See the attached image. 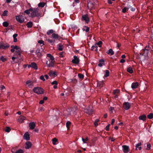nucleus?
<instances>
[{
    "label": "nucleus",
    "mask_w": 153,
    "mask_h": 153,
    "mask_svg": "<svg viewBox=\"0 0 153 153\" xmlns=\"http://www.w3.org/2000/svg\"><path fill=\"white\" fill-rule=\"evenodd\" d=\"M39 9L38 8H35L33 9V12L31 13V15L32 17H38L40 16V13H39Z\"/></svg>",
    "instance_id": "1"
},
{
    "label": "nucleus",
    "mask_w": 153,
    "mask_h": 153,
    "mask_svg": "<svg viewBox=\"0 0 153 153\" xmlns=\"http://www.w3.org/2000/svg\"><path fill=\"white\" fill-rule=\"evenodd\" d=\"M33 92L38 94H43L44 93V90L41 88L36 87L34 88L33 89Z\"/></svg>",
    "instance_id": "2"
},
{
    "label": "nucleus",
    "mask_w": 153,
    "mask_h": 153,
    "mask_svg": "<svg viewBox=\"0 0 153 153\" xmlns=\"http://www.w3.org/2000/svg\"><path fill=\"white\" fill-rule=\"evenodd\" d=\"M81 20L82 21H85L86 23H88L89 21V18L88 15L86 14L82 15Z\"/></svg>",
    "instance_id": "3"
},
{
    "label": "nucleus",
    "mask_w": 153,
    "mask_h": 153,
    "mask_svg": "<svg viewBox=\"0 0 153 153\" xmlns=\"http://www.w3.org/2000/svg\"><path fill=\"white\" fill-rule=\"evenodd\" d=\"M131 104L128 102H125L123 104V107L126 110H128L131 107Z\"/></svg>",
    "instance_id": "4"
},
{
    "label": "nucleus",
    "mask_w": 153,
    "mask_h": 153,
    "mask_svg": "<svg viewBox=\"0 0 153 153\" xmlns=\"http://www.w3.org/2000/svg\"><path fill=\"white\" fill-rule=\"evenodd\" d=\"M9 47L10 45L7 44L4 45L3 43H0V48L5 50L9 48Z\"/></svg>",
    "instance_id": "5"
},
{
    "label": "nucleus",
    "mask_w": 153,
    "mask_h": 153,
    "mask_svg": "<svg viewBox=\"0 0 153 153\" xmlns=\"http://www.w3.org/2000/svg\"><path fill=\"white\" fill-rule=\"evenodd\" d=\"M30 67H31L35 70H37L38 68L36 64L34 62H32L30 64L28 65V68H30Z\"/></svg>",
    "instance_id": "6"
},
{
    "label": "nucleus",
    "mask_w": 153,
    "mask_h": 153,
    "mask_svg": "<svg viewBox=\"0 0 153 153\" xmlns=\"http://www.w3.org/2000/svg\"><path fill=\"white\" fill-rule=\"evenodd\" d=\"M16 20L20 23H22L24 21L23 16H17L16 17Z\"/></svg>",
    "instance_id": "7"
},
{
    "label": "nucleus",
    "mask_w": 153,
    "mask_h": 153,
    "mask_svg": "<svg viewBox=\"0 0 153 153\" xmlns=\"http://www.w3.org/2000/svg\"><path fill=\"white\" fill-rule=\"evenodd\" d=\"M123 150L124 153H127L129 151V146L126 145H123L122 146Z\"/></svg>",
    "instance_id": "8"
},
{
    "label": "nucleus",
    "mask_w": 153,
    "mask_h": 153,
    "mask_svg": "<svg viewBox=\"0 0 153 153\" xmlns=\"http://www.w3.org/2000/svg\"><path fill=\"white\" fill-rule=\"evenodd\" d=\"M47 66L49 67H53L54 65V61H47L46 63Z\"/></svg>",
    "instance_id": "9"
},
{
    "label": "nucleus",
    "mask_w": 153,
    "mask_h": 153,
    "mask_svg": "<svg viewBox=\"0 0 153 153\" xmlns=\"http://www.w3.org/2000/svg\"><path fill=\"white\" fill-rule=\"evenodd\" d=\"M74 59L72 60V62L74 64H78L79 62V59L77 58V57L76 56H74Z\"/></svg>",
    "instance_id": "10"
},
{
    "label": "nucleus",
    "mask_w": 153,
    "mask_h": 153,
    "mask_svg": "<svg viewBox=\"0 0 153 153\" xmlns=\"http://www.w3.org/2000/svg\"><path fill=\"white\" fill-rule=\"evenodd\" d=\"M52 36L53 38L55 39H60L62 38L61 36H59L57 34L55 33H53Z\"/></svg>",
    "instance_id": "11"
},
{
    "label": "nucleus",
    "mask_w": 153,
    "mask_h": 153,
    "mask_svg": "<svg viewBox=\"0 0 153 153\" xmlns=\"http://www.w3.org/2000/svg\"><path fill=\"white\" fill-rule=\"evenodd\" d=\"M23 138L24 139H25L27 141L30 140V135L27 132H26L24 134L23 136Z\"/></svg>",
    "instance_id": "12"
},
{
    "label": "nucleus",
    "mask_w": 153,
    "mask_h": 153,
    "mask_svg": "<svg viewBox=\"0 0 153 153\" xmlns=\"http://www.w3.org/2000/svg\"><path fill=\"white\" fill-rule=\"evenodd\" d=\"M29 125L30 129L32 130L34 129L36 126L35 123L33 122L30 123Z\"/></svg>",
    "instance_id": "13"
},
{
    "label": "nucleus",
    "mask_w": 153,
    "mask_h": 153,
    "mask_svg": "<svg viewBox=\"0 0 153 153\" xmlns=\"http://www.w3.org/2000/svg\"><path fill=\"white\" fill-rule=\"evenodd\" d=\"M93 112V110L91 109H90L89 108L86 109L85 111L86 113L90 115L92 114Z\"/></svg>",
    "instance_id": "14"
},
{
    "label": "nucleus",
    "mask_w": 153,
    "mask_h": 153,
    "mask_svg": "<svg viewBox=\"0 0 153 153\" xmlns=\"http://www.w3.org/2000/svg\"><path fill=\"white\" fill-rule=\"evenodd\" d=\"M42 52H41L39 50H36V51H35V53L37 55V56L39 57H40L42 56Z\"/></svg>",
    "instance_id": "15"
},
{
    "label": "nucleus",
    "mask_w": 153,
    "mask_h": 153,
    "mask_svg": "<svg viewBox=\"0 0 153 153\" xmlns=\"http://www.w3.org/2000/svg\"><path fill=\"white\" fill-rule=\"evenodd\" d=\"M25 144L26 145V146L25 147V148L26 149H29L32 146L31 143L29 141L26 142L25 143Z\"/></svg>",
    "instance_id": "16"
},
{
    "label": "nucleus",
    "mask_w": 153,
    "mask_h": 153,
    "mask_svg": "<svg viewBox=\"0 0 153 153\" xmlns=\"http://www.w3.org/2000/svg\"><path fill=\"white\" fill-rule=\"evenodd\" d=\"M26 119L25 117L21 115L18 119L19 122L20 123H22L23 122L24 120Z\"/></svg>",
    "instance_id": "17"
},
{
    "label": "nucleus",
    "mask_w": 153,
    "mask_h": 153,
    "mask_svg": "<svg viewBox=\"0 0 153 153\" xmlns=\"http://www.w3.org/2000/svg\"><path fill=\"white\" fill-rule=\"evenodd\" d=\"M139 84L138 82L133 83L131 84V87L132 89H135L137 88Z\"/></svg>",
    "instance_id": "18"
},
{
    "label": "nucleus",
    "mask_w": 153,
    "mask_h": 153,
    "mask_svg": "<svg viewBox=\"0 0 153 153\" xmlns=\"http://www.w3.org/2000/svg\"><path fill=\"white\" fill-rule=\"evenodd\" d=\"M138 119L140 120H141L144 121L146 120V117L145 115L143 114L139 116L138 117Z\"/></svg>",
    "instance_id": "19"
},
{
    "label": "nucleus",
    "mask_w": 153,
    "mask_h": 153,
    "mask_svg": "<svg viewBox=\"0 0 153 153\" xmlns=\"http://www.w3.org/2000/svg\"><path fill=\"white\" fill-rule=\"evenodd\" d=\"M33 82L30 80L27 81L26 82V84L28 85L30 88H31L33 86Z\"/></svg>",
    "instance_id": "20"
},
{
    "label": "nucleus",
    "mask_w": 153,
    "mask_h": 153,
    "mask_svg": "<svg viewBox=\"0 0 153 153\" xmlns=\"http://www.w3.org/2000/svg\"><path fill=\"white\" fill-rule=\"evenodd\" d=\"M22 51V50L20 48H19V49H18L17 51H16L15 52L16 54L18 56H19L20 57H21V52Z\"/></svg>",
    "instance_id": "21"
},
{
    "label": "nucleus",
    "mask_w": 153,
    "mask_h": 153,
    "mask_svg": "<svg viewBox=\"0 0 153 153\" xmlns=\"http://www.w3.org/2000/svg\"><path fill=\"white\" fill-rule=\"evenodd\" d=\"M99 63L98 66L100 67H102L103 65L104 64L105 61L103 59H101L99 60Z\"/></svg>",
    "instance_id": "22"
},
{
    "label": "nucleus",
    "mask_w": 153,
    "mask_h": 153,
    "mask_svg": "<svg viewBox=\"0 0 153 153\" xmlns=\"http://www.w3.org/2000/svg\"><path fill=\"white\" fill-rule=\"evenodd\" d=\"M107 53L110 55H112L114 54V52L112 49H110L107 52Z\"/></svg>",
    "instance_id": "23"
},
{
    "label": "nucleus",
    "mask_w": 153,
    "mask_h": 153,
    "mask_svg": "<svg viewBox=\"0 0 153 153\" xmlns=\"http://www.w3.org/2000/svg\"><path fill=\"white\" fill-rule=\"evenodd\" d=\"M47 56L48 57L50 58V59L51 61H53L54 58L53 56L51 54L48 53L47 54Z\"/></svg>",
    "instance_id": "24"
},
{
    "label": "nucleus",
    "mask_w": 153,
    "mask_h": 153,
    "mask_svg": "<svg viewBox=\"0 0 153 153\" xmlns=\"http://www.w3.org/2000/svg\"><path fill=\"white\" fill-rule=\"evenodd\" d=\"M45 4V3L43 2H40L38 4V6L39 7H44Z\"/></svg>",
    "instance_id": "25"
},
{
    "label": "nucleus",
    "mask_w": 153,
    "mask_h": 153,
    "mask_svg": "<svg viewBox=\"0 0 153 153\" xmlns=\"http://www.w3.org/2000/svg\"><path fill=\"white\" fill-rule=\"evenodd\" d=\"M127 71L130 74H132L133 73V70L132 68L131 67H129L128 68Z\"/></svg>",
    "instance_id": "26"
},
{
    "label": "nucleus",
    "mask_w": 153,
    "mask_h": 153,
    "mask_svg": "<svg viewBox=\"0 0 153 153\" xmlns=\"http://www.w3.org/2000/svg\"><path fill=\"white\" fill-rule=\"evenodd\" d=\"M49 75L50 76H55L57 75L55 72H53L52 71H50L49 73Z\"/></svg>",
    "instance_id": "27"
},
{
    "label": "nucleus",
    "mask_w": 153,
    "mask_h": 153,
    "mask_svg": "<svg viewBox=\"0 0 153 153\" xmlns=\"http://www.w3.org/2000/svg\"><path fill=\"white\" fill-rule=\"evenodd\" d=\"M33 26V23L31 22H28L27 24V26L28 28H31Z\"/></svg>",
    "instance_id": "28"
},
{
    "label": "nucleus",
    "mask_w": 153,
    "mask_h": 153,
    "mask_svg": "<svg viewBox=\"0 0 153 153\" xmlns=\"http://www.w3.org/2000/svg\"><path fill=\"white\" fill-rule=\"evenodd\" d=\"M59 48H58V50L60 51H62L63 50V48H64V47L63 45H62L61 44H58Z\"/></svg>",
    "instance_id": "29"
},
{
    "label": "nucleus",
    "mask_w": 153,
    "mask_h": 153,
    "mask_svg": "<svg viewBox=\"0 0 153 153\" xmlns=\"http://www.w3.org/2000/svg\"><path fill=\"white\" fill-rule=\"evenodd\" d=\"M55 31H54L53 30L51 29L49 30L47 33V34L49 35L53 33V32H54Z\"/></svg>",
    "instance_id": "30"
},
{
    "label": "nucleus",
    "mask_w": 153,
    "mask_h": 153,
    "mask_svg": "<svg viewBox=\"0 0 153 153\" xmlns=\"http://www.w3.org/2000/svg\"><path fill=\"white\" fill-rule=\"evenodd\" d=\"M103 83L101 82H97V86L100 87H101L103 86Z\"/></svg>",
    "instance_id": "31"
},
{
    "label": "nucleus",
    "mask_w": 153,
    "mask_h": 153,
    "mask_svg": "<svg viewBox=\"0 0 153 153\" xmlns=\"http://www.w3.org/2000/svg\"><path fill=\"white\" fill-rule=\"evenodd\" d=\"M105 74L104 75V77H107L109 75V72L108 70H106L105 71Z\"/></svg>",
    "instance_id": "32"
},
{
    "label": "nucleus",
    "mask_w": 153,
    "mask_h": 153,
    "mask_svg": "<svg viewBox=\"0 0 153 153\" xmlns=\"http://www.w3.org/2000/svg\"><path fill=\"white\" fill-rule=\"evenodd\" d=\"M148 48L150 50L151 48V47L150 46V45H149L148 46H146L145 48V49L143 50L144 51H146L147 53H148V51L149 50V49H146V48Z\"/></svg>",
    "instance_id": "33"
},
{
    "label": "nucleus",
    "mask_w": 153,
    "mask_h": 153,
    "mask_svg": "<svg viewBox=\"0 0 153 153\" xmlns=\"http://www.w3.org/2000/svg\"><path fill=\"white\" fill-rule=\"evenodd\" d=\"M78 76L81 80L84 77V75L81 74H78Z\"/></svg>",
    "instance_id": "34"
},
{
    "label": "nucleus",
    "mask_w": 153,
    "mask_h": 153,
    "mask_svg": "<svg viewBox=\"0 0 153 153\" xmlns=\"http://www.w3.org/2000/svg\"><path fill=\"white\" fill-rule=\"evenodd\" d=\"M52 141L53 144L56 145V143L57 142V139L54 138L52 139Z\"/></svg>",
    "instance_id": "35"
},
{
    "label": "nucleus",
    "mask_w": 153,
    "mask_h": 153,
    "mask_svg": "<svg viewBox=\"0 0 153 153\" xmlns=\"http://www.w3.org/2000/svg\"><path fill=\"white\" fill-rule=\"evenodd\" d=\"M3 25L5 27H7L8 25V23L7 22H4L3 23Z\"/></svg>",
    "instance_id": "36"
},
{
    "label": "nucleus",
    "mask_w": 153,
    "mask_h": 153,
    "mask_svg": "<svg viewBox=\"0 0 153 153\" xmlns=\"http://www.w3.org/2000/svg\"><path fill=\"white\" fill-rule=\"evenodd\" d=\"M148 118L149 119H152L153 118V113H150L147 116Z\"/></svg>",
    "instance_id": "37"
},
{
    "label": "nucleus",
    "mask_w": 153,
    "mask_h": 153,
    "mask_svg": "<svg viewBox=\"0 0 153 153\" xmlns=\"http://www.w3.org/2000/svg\"><path fill=\"white\" fill-rule=\"evenodd\" d=\"M128 10V8L126 7H125L123 9L122 12L123 13H125L127 12Z\"/></svg>",
    "instance_id": "38"
},
{
    "label": "nucleus",
    "mask_w": 153,
    "mask_h": 153,
    "mask_svg": "<svg viewBox=\"0 0 153 153\" xmlns=\"http://www.w3.org/2000/svg\"><path fill=\"white\" fill-rule=\"evenodd\" d=\"M71 124V123L70 121H67L66 123V126L68 129Z\"/></svg>",
    "instance_id": "39"
},
{
    "label": "nucleus",
    "mask_w": 153,
    "mask_h": 153,
    "mask_svg": "<svg viewBox=\"0 0 153 153\" xmlns=\"http://www.w3.org/2000/svg\"><path fill=\"white\" fill-rule=\"evenodd\" d=\"M4 130L6 132H9L11 130V129L10 127H7L6 128L4 129Z\"/></svg>",
    "instance_id": "40"
},
{
    "label": "nucleus",
    "mask_w": 153,
    "mask_h": 153,
    "mask_svg": "<svg viewBox=\"0 0 153 153\" xmlns=\"http://www.w3.org/2000/svg\"><path fill=\"white\" fill-rule=\"evenodd\" d=\"M120 92V90L118 89L114 90L113 91V94L114 95H116L118 93Z\"/></svg>",
    "instance_id": "41"
},
{
    "label": "nucleus",
    "mask_w": 153,
    "mask_h": 153,
    "mask_svg": "<svg viewBox=\"0 0 153 153\" xmlns=\"http://www.w3.org/2000/svg\"><path fill=\"white\" fill-rule=\"evenodd\" d=\"M70 82H72L74 83H76L77 82V80L76 79L74 78L71 79Z\"/></svg>",
    "instance_id": "42"
},
{
    "label": "nucleus",
    "mask_w": 153,
    "mask_h": 153,
    "mask_svg": "<svg viewBox=\"0 0 153 153\" xmlns=\"http://www.w3.org/2000/svg\"><path fill=\"white\" fill-rule=\"evenodd\" d=\"M8 12V11L6 10H4L3 13V14L1 16H7Z\"/></svg>",
    "instance_id": "43"
},
{
    "label": "nucleus",
    "mask_w": 153,
    "mask_h": 153,
    "mask_svg": "<svg viewBox=\"0 0 153 153\" xmlns=\"http://www.w3.org/2000/svg\"><path fill=\"white\" fill-rule=\"evenodd\" d=\"M11 47L12 48H14L15 49L17 50V51L18 49H19V47L17 45H15L14 46L13 45H11Z\"/></svg>",
    "instance_id": "44"
},
{
    "label": "nucleus",
    "mask_w": 153,
    "mask_h": 153,
    "mask_svg": "<svg viewBox=\"0 0 153 153\" xmlns=\"http://www.w3.org/2000/svg\"><path fill=\"white\" fill-rule=\"evenodd\" d=\"M99 120L98 119H97L95 120V122H94V124L96 126H97L98 125L97 123L99 122Z\"/></svg>",
    "instance_id": "45"
},
{
    "label": "nucleus",
    "mask_w": 153,
    "mask_h": 153,
    "mask_svg": "<svg viewBox=\"0 0 153 153\" xmlns=\"http://www.w3.org/2000/svg\"><path fill=\"white\" fill-rule=\"evenodd\" d=\"M97 45H98L99 47H101V45L102 44V42L101 41H99L98 42L96 43Z\"/></svg>",
    "instance_id": "46"
},
{
    "label": "nucleus",
    "mask_w": 153,
    "mask_h": 153,
    "mask_svg": "<svg viewBox=\"0 0 153 153\" xmlns=\"http://www.w3.org/2000/svg\"><path fill=\"white\" fill-rule=\"evenodd\" d=\"M48 42L51 43L52 45L54 43L55 41L54 40H53L49 39L48 40Z\"/></svg>",
    "instance_id": "47"
},
{
    "label": "nucleus",
    "mask_w": 153,
    "mask_h": 153,
    "mask_svg": "<svg viewBox=\"0 0 153 153\" xmlns=\"http://www.w3.org/2000/svg\"><path fill=\"white\" fill-rule=\"evenodd\" d=\"M82 140L84 143H86V141L88 140V137H87L85 139L82 138Z\"/></svg>",
    "instance_id": "48"
},
{
    "label": "nucleus",
    "mask_w": 153,
    "mask_h": 153,
    "mask_svg": "<svg viewBox=\"0 0 153 153\" xmlns=\"http://www.w3.org/2000/svg\"><path fill=\"white\" fill-rule=\"evenodd\" d=\"M0 60H1L3 62H4L5 61H6L7 59L6 58H4V57L2 56L1 57Z\"/></svg>",
    "instance_id": "49"
},
{
    "label": "nucleus",
    "mask_w": 153,
    "mask_h": 153,
    "mask_svg": "<svg viewBox=\"0 0 153 153\" xmlns=\"http://www.w3.org/2000/svg\"><path fill=\"white\" fill-rule=\"evenodd\" d=\"M141 145V143H140L137 144L136 146V149L137 150V148H138Z\"/></svg>",
    "instance_id": "50"
},
{
    "label": "nucleus",
    "mask_w": 153,
    "mask_h": 153,
    "mask_svg": "<svg viewBox=\"0 0 153 153\" xmlns=\"http://www.w3.org/2000/svg\"><path fill=\"white\" fill-rule=\"evenodd\" d=\"M110 126V124H108L107 126L105 127V129L107 131H108L109 130V127Z\"/></svg>",
    "instance_id": "51"
},
{
    "label": "nucleus",
    "mask_w": 153,
    "mask_h": 153,
    "mask_svg": "<svg viewBox=\"0 0 153 153\" xmlns=\"http://www.w3.org/2000/svg\"><path fill=\"white\" fill-rule=\"evenodd\" d=\"M151 147V144L150 143L148 144H147V149L148 150H149L150 149Z\"/></svg>",
    "instance_id": "52"
},
{
    "label": "nucleus",
    "mask_w": 153,
    "mask_h": 153,
    "mask_svg": "<svg viewBox=\"0 0 153 153\" xmlns=\"http://www.w3.org/2000/svg\"><path fill=\"white\" fill-rule=\"evenodd\" d=\"M44 42L42 40H40L38 41V43L41 44H42V45H44Z\"/></svg>",
    "instance_id": "53"
},
{
    "label": "nucleus",
    "mask_w": 153,
    "mask_h": 153,
    "mask_svg": "<svg viewBox=\"0 0 153 153\" xmlns=\"http://www.w3.org/2000/svg\"><path fill=\"white\" fill-rule=\"evenodd\" d=\"M51 84L52 85H57L58 84V82L57 81L55 80V81H54L53 82H51Z\"/></svg>",
    "instance_id": "54"
},
{
    "label": "nucleus",
    "mask_w": 153,
    "mask_h": 153,
    "mask_svg": "<svg viewBox=\"0 0 153 153\" xmlns=\"http://www.w3.org/2000/svg\"><path fill=\"white\" fill-rule=\"evenodd\" d=\"M84 27L86 28V29H85V31L86 32H87L89 31V28L88 27L86 26H85Z\"/></svg>",
    "instance_id": "55"
},
{
    "label": "nucleus",
    "mask_w": 153,
    "mask_h": 153,
    "mask_svg": "<svg viewBox=\"0 0 153 153\" xmlns=\"http://www.w3.org/2000/svg\"><path fill=\"white\" fill-rule=\"evenodd\" d=\"M64 52H61L59 54V57H64Z\"/></svg>",
    "instance_id": "56"
},
{
    "label": "nucleus",
    "mask_w": 153,
    "mask_h": 153,
    "mask_svg": "<svg viewBox=\"0 0 153 153\" xmlns=\"http://www.w3.org/2000/svg\"><path fill=\"white\" fill-rule=\"evenodd\" d=\"M42 45H41L40 46V48H38L37 49V50H39L41 52H42L44 51V49L42 47Z\"/></svg>",
    "instance_id": "57"
},
{
    "label": "nucleus",
    "mask_w": 153,
    "mask_h": 153,
    "mask_svg": "<svg viewBox=\"0 0 153 153\" xmlns=\"http://www.w3.org/2000/svg\"><path fill=\"white\" fill-rule=\"evenodd\" d=\"M24 13H26L27 15H29L30 14V12L28 10V9L27 10L24 11Z\"/></svg>",
    "instance_id": "58"
},
{
    "label": "nucleus",
    "mask_w": 153,
    "mask_h": 153,
    "mask_svg": "<svg viewBox=\"0 0 153 153\" xmlns=\"http://www.w3.org/2000/svg\"><path fill=\"white\" fill-rule=\"evenodd\" d=\"M40 79L43 81H45V79L44 78V76L43 75H42L40 76Z\"/></svg>",
    "instance_id": "59"
},
{
    "label": "nucleus",
    "mask_w": 153,
    "mask_h": 153,
    "mask_svg": "<svg viewBox=\"0 0 153 153\" xmlns=\"http://www.w3.org/2000/svg\"><path fill=\"white\" fill-rule=\"evenodd\" d=\"M135 8L131 7V10L133 12H134L135 11Z\"/></svg>",
    "instance_id": "60"
},
{
    "label": "nucleus",
    "mask_w": 153,
    "mask_h": 153,
    "mask_svg": "<svg viewBox=\"0 0 153 153\" xmlns=\"http://www.w3.org/2000/svg\"><path fill=\"white\" fill-rule=\"evenodd\" d=\"M18 36V34L16 33H15L13 35V38H16V37Z\"/></svg>",
    "instance_id": "61"
},
{
    "label": "nucleus",
    "mask_w": 153,
    "mask_h": 153,
    "mask_svg": "<svg viewBox=\"0 0 153 153\" xmlns=\"http://www.w3.org/2000/svg\"><path fill=\"white\" fill-rule=\"evenodd\" d=\"M114 108L113 107H110V108H109V110L111 112L112 111V110H114Z\"/></svg>",
    "instance_id": "62"
},
{
    "label": "nucleus",
    "mask_w": 153,
    "mask_h": 153,
    "mask_svg": "<svg viewBox=\"0 0 153 153\" xmlns=\"http://www.w3.org/2000/svg\"><path fill=\"white\" fill-rule=\"evenodd\" d=\"M125 62V60L123 59H121L120 61V62L121 63H123Z\"/></svg>",
    "instance_id": "63"
},
{
    "label": "nucleus",
    "mask_w": 153,
    "mask_h": 153,
    "mask_svg": "<svg viewBox=\"0 0 153 153\" xmlns=\"http://www.w3.org/2000/svg\"><path fill=\"white\" fill-rule=\"evenodd\" d=\"M44 102V101L43 100H40L39 102V103L40 104H43Z\"/></svg>",
    "instance_id": "64"
}]
</instances>
